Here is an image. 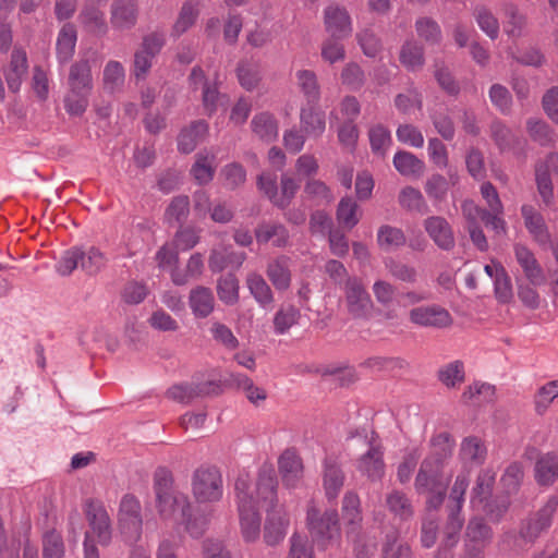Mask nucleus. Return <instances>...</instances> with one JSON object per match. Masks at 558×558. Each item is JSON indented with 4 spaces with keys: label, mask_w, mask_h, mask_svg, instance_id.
Wrapping results in <instances>:
<instances>
[{
    "label": "nucleus",
    "mask_w": 558,
    "mask_h": 558,
    "mask_svg": "<svg viewBox=\"0 0 558 558\" xmlns=\"http://www.w3.org/2000/svg\"><path fill=\"white\" fill-rule=\"evenodd\" d=\"M521 216L529 234L541 246L551 243L550 233L543 215L531 204L521 206Z\"/></svg>",
    "instance_id": "2eb2a0df"
},
{
    "label": "nucleus",
    "mask_w": 558,
    "mask_h": 558,
    "mask_svg": "<svg viewBox=\"0 0 558 558\" xmlns=\"http://www.w3.org/2000/svg\"><path fill=\"white\" fill-rule=\"evenodd\" d=\"M343 305L348 314L355 319H366L374 311V303L359 277H348L341 287Z\"/></svg>",
    "instance_id": "0eeeda50"
},
{
    "label": "nucleus",
    "mask_w": 558,
    "mask_h": 558,
    "mask_svg": "<svg viewBox=\"0 0 558 558\" xmlns=\"http://www.w3.org/2000/svg\"><path fill=\"white\" fill-rule=\"evenodd\" d=\"M238 78L246 90L255 89L262 80V70L258 63L243 61L238 66Z\"/></svg>",
    "instance_id": "09e8293b"
},
{
    "label": "nucleus",
    "mask_w": 558,
    "mask_h": 558,
    "mask_svg": "<svg viewBox=\"0 0 558 558\" xmlns=\"http://www.w3.org/2000/svg\"><path fill=\"white\" fill-rule=\"evenodd\" d=\"M191 492L199 505L219 502L223 496L221 472L213 465H202L195 469L191 477Z\"/></svg>",
    "instance_id": "39448f33"
},
{
    "label": "nucleus",
    "mask_w": 558,
    "mask_h": 558,
    "mask_svg": "<svg viewBox=\"0 0 558 558\" xmlns=\"http://www.w3.org/2000/svg\"><path fill=\"white\" fill-rule=\"evenodd\" d=\"M342 518L348 525L347 538L353 546L356 558H366L374 549V543L369 542L367 550L360 549L361 535L360 525L362 523L361 501L357 494L348 492L342 500Z\"/></svg>",
    "instance_id": "423d86ee"
},
{
    "label": "nucleus",
    "mask_w": 558,
    "mask_h": 558,
    "mask_svg": "<svg viewBox=\"0 0 558 558\" xmlns=\"http://www.w3.org/2000/svg\"><path fill=\"white\" fill-rule=\"evenodd\" d=\"M474 17L478 27L490 38L496 39L499 35V23L495 15L486 8L480 7L474 11Z\"/></svg>",
    "instance_id": "bf43d9fd"
},
{
    "label": "nucleus",
    "mask_w": 558,
    "mask_h": 558,
    "mask_svg": "<svg viewBox=\"0 0 558 558\" xmlns=\"http://www.w3.org/2000/svg\"><path fill=\"white\" fill-rule=\"evenodd\" d=\"M217 293L226 304H234L239 300V282L233 275H227L218 280Z\"/></svg>",
    "instance_id": "052dcab7"
},
{
    "label": "nucleus",
    "mask_w": 558,
    "mask_h": 558,
    "mask_svg": "<svg viewBox=\"0 0 558 558\" xmlns=\"http://www.w3.org/2000/svg\"><path fill=\"white\" fill-rule=\"evenodd\" d=\"M513 253L517 263L521 267L524 277L533 286H542L546 282V275L534 253L524 244L515 243Z\"/></svg>",
    "instance_id": "f8f14e48"
},
{
    "label": "nucleus",
    "mask_w": 558,
    "mask_h": 558,
    "mask_svg": "<svg viewBox=\"0 0 558 558\" xmlns=\"http://www.w3.org/2000/svg\"><path fill=\"white\" fill-rule=\"evenodd\" d=\"M189 304L195 317L205 318L214 311L215 298L210 289L199 286L191 290Z\"/></svg>",
    "instance_id": "c756f323"
},
{
    "label": "nucleus",
    "mask_w": 558,
    "mask_h": 558,
    "mask_svg": "<svg viewBox=\"0 0 558 558\" xmlns=\"http://www.w3.org/2000/svg\"><path fill=\"white\" fill-rule=\"evenodd\" d=\"M246 286L252 296L263 308L271 307L274 303L272 291L259 274H250L246 278Z\"/></svg>",
    "instance_id": "ea45409f"
},
{
    "label": "nucleus",
    "mask_w": 558,
    "mask_h": 558,
    "mask_svg": "<svg viewBox=\"0 0 558 558\" xmlns=\"http://www.w3.org/2000/svg\"><path fill=\"white\" fill-rule=\"evenodd\" d=\"M558 507V498L551 497L545 506L524 526L530 541H534L543 531L549 527Z\"/></svg>",
    "instance_id": "b1692460"
},
{
    "label": "nucleus",
    "mask_w": 558,
    "mask_h": 558,
    "mask_svg": "<svg viewBox=\"0 0 558 558\" xmlns=\"http://www.w3.org/2000/svg\"><path fill=\"white\" fill-rule=\"evenodd\" d=\"M77 19L82 26L92 34L105 35L108 31L104 12L95 5H85Z\"/></svg>",
    "instance_id": "c9c22d12"
},
{
    "label": "nucleus",
    "mask_w": 558,
    "mask_h": 558,
    "mask_svg": "<svg viewBox=\"0 0 558 558\" xmlns=\"http://www.w3.org/2000/svg\"><path fill=\"white\" fill-rule=\"evenodd\" d=\"M386 504L388 509L401 519H408L413 514L411 502L400 492L390 493L386 498Z\"/></svg>",
    "instance_id": "338daca9"
},
{
    "label": "nucleus",
    "mask_w": 558,
    "mask_h": 558,
    "mask_svg": "<svg viewBox=\"0 0 558 558\" xmlns=\"http://www.w3.org/2000/svg\"><path fill=\"white\" fill-rule=\"evenodd\" d=\"M201 13L199 0H186L171 28V36L178 38L186 33L197 21Z\"/></svg>",
    "instance_id": "a878e982"
},
{
    "label": "nucleus",
    "mask_w": 558,
    "mask_h": 558,
    "mask_svg": "<svg viewBox=\"0 0 558 558\" xmlns=\"http://www.w3.org/2000/svg\"><path fill=\"white\" fill-rule=\"evenodd\" d=\"M299 190V183L288 174H282L280 179V191H277L275 206L286 208L290 205Z\"/></svg>",
    "instance_id": "0e129e2a"
},
{
    "label": "nucleus",
    "mask_w": 558,
    "mask_h": 558,
    "mask_svg": "<svg viewBox=\"0 0 558 558\" xmlns=\"http://www.w3.org/2000/svg\"><path fill=\"white\" fill-rule=\"evenodd\" d=\"M535 480L538 485L549 486L558 480V457L547 453L535 464Z\"/></svg>",
    "instance_id": "58836bf2"
},
{
    "label": "nucleus",
    "mask_w": 558,
    "mask_h": 558,
    "mask_svg": "<svg viewBox=\"0 0 558 558\" xmlns=\"http://www.w3.org/2000/svg\"><path fill=\"white\" fill-rule=\"evenodd\" d=\"M393 166L396 170L404 177L418 178L425 170V163L415 155L409 151L400 150L393 156Z\"/></svg>",
    "instance_id": "4c0bfd02"
},
{
    "label": "nucleus",
    "mask_w": 558,
    "mask_h": 558,
    "mask_svg": "<svg viewBox=\"0 0 558 558\" xmlns=\"http://www.w3.org/2000/svg\"><path fill=\"white\" fill-rule=\"evenodd\" d=\"M278 469L283 485L296 488L303 478V462L294 449H286L278 459Z\"/></svg>",
    "instance_id": "4468645a"
},
{
    "label": "nucleus",
    "mask_w": 558,
    "mask_h": 558,
    "mask_svg": "<svg viewBox=\"0 0 558 558\" xmlns=\"http://www.w3.org/2000/svg\"><path fill=\"white\" fill-rule=\"evenodd\" d=\"M300 312L293 306L281 307L274 317L275 332L282 335L298 323Z\"/></svg>",
    "instance_id": "69168bd1"
},
{
    "label": "nucleus",
    "mask_w": 558,
    "mask_h": 558,
    "mask_svg": "<svg viewBox=\"0 0 558 558\" xmlns=\"http://www.w3.org/2000/svg\"><path fill=\"white\" fill-rule=\"evenodd\" d=\"M558 175V154H550L535 166V182L539 196L546 206L554 201L551 177Z\"/></svg>",
    "instance_id": "9d476101"
},
{
    "label": "nucleus",
    "mask_w": 558,
    "mask_h": 558,
    "mask_svg": "<svg viewBox=\"0 0 558 558\" xmlns=\"http://www.w3.org/2000/svg\"><path fill=\"white\" fill-rule=\"evenodd\" d=\"M155 505L159 518L180 524L194 538L201 537L208 524L205 515L195 514L189 496L173 487L172 473L159 468L154 474Z\"/></svg>",
    "instance_id": "f03ea898"
},
{
    "label": "nucleus",
    "mask_w": 558,
    "mask_h": 558,
    "mask_svg": "<svg viewBox=\"0 0 558 558\" xmlns=\"http://www.w3.org/2000/svg\"><path fill=\"white\" fill-rule=\"evenodd\" d=\"M384 452L380 446L371 444L356 461L357 471L371 481H379L385 474Z\"/></svg>",
    "instance_id": "f3484780"
},
{
    "label": "nucleus",
    "mask_w": 558,
    "mask_h": 558,
    "mask_svg": "<svg viewBox=\"0 0 558 558\" xmlns=\"http://www.w3.org/2000/svg\"><path fill=\"white\" fill-rule=\"evenodd\" d=\"M219 385L215 381L199 385L197 387L189 385H174L168 389V397L179 402H189L198 395L216 393Z\"/></svg>",
    "instance_id": "473e14b6"
},
{
    "label": "nucleus",
    "mask_w": 558,
    "mask_h": 558,
    "mask_svg": "<svg viewBox=\"0 0 558 558\" xmlns=\"http://www.w3.org/2000/svg\"><path fill=\"white\" fill-rule=\"evenodd\" d=\"M232 383L245 392L246 398L253 404L257 405L259 402L267 398L266 391L254 385L251 378L243 374H233L231 376Z\"/></svg>",
    "instance_id": "6e6d98bb"
},
{
    "label": "nucleus",
    "mask_w": 558,
    "mask_h": 558,
    "mask_svg": "<svg viewBox=\"0 0 558 558\" xmlns=\"http://www.w3.org/2000/svg\"><path fill=\"white\" fill-rule=\"evenodd\" d=\"M296 85L311 105H316L320 98V86L317 75L312 70H298L295 72Z\"/></svg>",
    "instance_id": "e433bc0d"
},
{
    "label": "nucleus",
    "mask_w": 558,
    "mask_h": 558,
    "mask_svg": "<svg viewBox=\"0 0 558 558\" xmlns=\"http://www.w3.org/2000/svg\"><path fill=\"white\" fill-rule=\"evenodd\" d=\"M344 483V473L336 460L327 458L324 461L323 486L329 500L338 497Z\"/></svg>",
    "instance_id": "5701e85b"
},
{
    "label": "nucleus",
    "mask_w": 558,
    "mask_h": 558,
    "mask_svg": "<svg viewBox=\"0 0 558 558\" xmlns=\"http://www.w3.org/2000/svg\"><path fill=\"white\" fill-rule=\"evenodd\" d=\"M255 236L258 243L272 241V245L277 247H284L289 242V232L280 223H260L255 230Z\"/></svg>",
    "instance_id": "f704fd0d"
},
{
    "label": "nucleus",
    "mask_w": 558,
    "mask_h": 558,
    "mask_svg": "<svg viewBox=\"0 0 558 558\" xmlns=\"http://www.w3.org/2000/svg\"><path fill=\"white\" fill-rule=\"evenodd\" d=\"M190 214V199L186 195H178L171 199L165 210V220L169 225L183 223Z\"/></svg>",
    "instance_id": "a18cd8bd"
},
{
    "label": "nucleus",
    "mask_w": 558,
    "mask_h": 558,
    "mask_svg": "<svg viewBox=\"0 0 558 558\" xmlns=\"http://www.w3.org/2000/svg\"><path fill=\"white\" fill-rule=\"evenodd\" d=\"M470 476L466 472H461L456 476L453 485L450 489L448 508L461 512L464 504V495L469 487Z\"/></svg>",
    "instance_id": "603ef678"
},
{
    "label": "nucleus",
    "mask_w": 558,
    "mask_h": 558,
    "mask_svg": "<svg viewBox=\"0 0 558 558\" xmlns=\"http://www.w3.org/2000/svg\"><path fill=\"white\" fill-rule=\"evenodd\" d=\"M430 454L424 459L417 473V487L436 483L438 474H441L444 462L453 452L454 439L447 432L436 434L430 438Z\"/></svg>",
    "instance_id": "7ed1b4c3"
},
{
    "label": "nucleus",
    "mask_w": 558,
    "mask_h": 558,
    "mask_svg": "<svg viewBox=\"0 0 558 558\" xmlns=\"http://www.w3.org/2000/svg\"><path fill=\"white\" fill-rule=\"evenodd\" d=\"M558 507V498L551 497L545 506L524 526L530 541H534L543 531L549 527Z\"/></svg>",
    "instance_id": "393cba45"
},
{
    "label": "nucleus",
    "mask_w": 558,
    "mask_h": 558,
    "mask_svg": "<svg viewBox=\"0 0 558 558\" xmlns=\"http://www.w3.org/2000/svg\"><path fill=\"white\" fill-rule=\"evenodd\" d=\"M409 319L418 327L438 329L447 328L453 322L450 313L437 304L413 307L409 312Z\"/></svg>",
    "instance_id": "1a4fd4ad"
},
{
    "label": "nucleus",
    "mask_w": 558,
    "mask_h": 558,
    "mask_svg": "<svg viewBox=\"0 0 558 558\" xmlns=\"http://www.w3.org/2000/svg\"><path fill=\"white\" fill-rule=\"evenodd\" d=\"M137 0H113L110 4V24L116 31L133 28L137 23Z\"/></svg>",
    "instance_id": "ddd939ff"
},
{
    "label": "nucleus",
    "mask_w": 558,
    "mask_h": 558,
    "mask_svg": "<svg viewBox=\"0 0 558 558\" xmlns=\"http://www.w3.org/2000/svg\"><path fill=\"white\" fill-rule=\"evenodd\" d=\"M300 124L302 132L307 137H320L326 130L325 113L314 107L302 108L300 111Z\"/></svg>",
    "instance_id": "c85d7f7f"
},
{
    "label": "nucleus",
    "mask_w": 558,
    "mask_h": 558,
    "mask_svg": "<svg viewBox=\"0 0 558 558\" xmlns=\"http://www.w3.org/2000/svg\"><path fill=\"white\" fill-rule=\"evenodd\" d=\"M125 82V70L121 62L110 60L106 63L102 72L104 88L110 93L122 89Z\"/></svg>",
    "instance_id": "79ce46f5"
},
{
    "label": "nucleus",
    "mask_w": 558,
    "mask_h": 558,
    "mask_svg": "<svg viewBox=\"0 0 558 558\" xmlns=\"http://www.w3.org/2000/svg\"><path fill=\"white\" fill-rule=\"evenodd\" d=\"M399 203L403 208L413 211L423 213L427 208L423 194L412 186H407L401 190Z\"/></svg>",
    "instance_id": "680f3d73"
},
{
    "label": "nucleus",
    "mask_w": 558,
    "mask_h": 558,
    "mask_svg": "<svg viewBox=\"0 0 558 558\" xmlns=\"http://www.w3.org/2000/svg\"><path fill=\"white\" fill-rule=\"evenodd\" d=\"M86 518L92 534L101 545L109 544L111 539V522L107 510L98 504L90 502L86 508Z\"/></svg>",
    "instance_id": "dca6fc26"
},
{
    "label": "nucleus",
    "mask_w": 558,
    "mask_h": 558,
    "mask_svg": "<svg viewBox=\"0 0 558 558\" xmlns=\"http://www.w3.org/2000/svg\"><path fill=\"white\" fill-rule=\"evenodd\" d=\"M77 40V33L75 26L71 23H65L58 33L56 50L59 62L66 63L74 54Z\"/></svg>",
    "instance_id": "7c9ffc66"
},
{
    "label": "nucleus",
    "mask_w": 558,
    "mask_h": 558,
    "mask_svg": "<svg viewBox=\"0 0 558 558\" xmlns=\"http://www.w3.org/2000/svg\"><path fill=\"white\" fill-rule=\"evenodd\" d=\"M496 473L493 469L486 468L478 473L475 485L471 492V505L483 506L488 501L495 485Z\"/></svg>",
    "instance_id": "cd10ccee"
},
{
    "label": "nucleus",
    "mask_w": 558,
    "mask_h": 558,
    "mask_svg": "<svg viewBox=\"0 0 558 558\" xmlns=\"http://www.w3.org/2000/svg\"><path fill=\"white\" fill-rule=\"evenodd\" d=\"M372 151L384 157L392 144L390 131L381 124L374 125L368 131Z\"/></svg>",
    "instance_id": "8fccbe9b"
},
{
    "label": "nucleus",
    "mask_w": 558,
    "mask_h": 558,
    "mask_svg": "<svg viewBox=\"0 0 558 558\" xmlns=\"http://www.w3.org/2000/svg\"><path fill=\"white\" fill-rule=\"evenodd\" d=\"M27 56L22 49L14 48L11 53V59L5 68L3 74L9 89L12 93H17L21 88L22 82L27 73Z\"/></svg>",
    "instance_id": "aec40b11"
},
{
    "label": "nucleus",
    "mask_w": 558,
    "mask_h": 558,
    "mask_svg": "<svg viewBox=\"0 0 558 558\" xmlns=\"http://www.w3.org/2000/svg\"><path fill=\"white\" fill-rule=\"evenodd\" d=\"M532 542L533 541L529 539L526 530L523 527V530L520 533H506L499 543V547L500 550L502 551L519 554L525 550L529 544H531Z\"/></svg>",
    "instance_id": "4d7b16f0"
},
{
    "label": "nucleus",
    "mask_w": 558,
    "mask_h": 558,
    "mask_svg": "<svg viewBox=\"0 0 558 558\" xmlns=\"http://www.w3.org/2000/svg\"><path fill=\"white\" fill-rule=\"evenodd\" d=\"M43 558H64V543L58 531L49 530L44 533Z\"/></svg>",
    "instance_id": "5fc2aeb1"
},
{
    "label": "nucleus",
    "mask_w": 558,
    "mask_h": 558,
    "mask_svg": "<svg viewBox=\"0 0 558 558\" xmlns=\"http://www.w3.org/2000/svg\"><path fill=\"white\" fill-rule=\"evenodd\" d=\"M337 219L344 228H354L360 221L357 204L350 197L342 198L337 208Z\"/></svg>",
    "instance_id": "864d4df0"
},
{
    "label": "nucleus",
    "mask_w": 558,
    "mask_h": 558,
    "mask_svg": "<svg viewBox=\"0 0 558 558\" xmlns=\"http://www.w3.org/2000/svg\"><path fill=\"white\" fill-rule=\"evenodd\" d=\"M118 523L121 533L130 542H136L143 531L142 506L137 497L132 494L122 496L119 511Z\"/></svg>",
    "instance_id": "6e6552de"
},
{
    "label": "nucleus",
    "mask_w": 558,
    "mask_h": 558,
    "mask_svg": "<svg viewBox=\"0 0 558 558\" xmlns=\"http://www.w3.org/2000/svg\"><path fill=\"white\" fill-rule=\"evenodd\" d=\"M558 397V379L542 386L535 395V409L543 414L550 403Z\"/></svg>",
    "instance_id": "774afa93"
},
{
    "label": "nucleus",
    "mask_w": 558,
    "mask_h": 558,
    "mask_svg": "<svg viewBox=\"0 0 558 558\" xmlns=\"http://www.w3.org/2000/svg\"><path fill=\"white\" fill-rule=\"evenodd\" d=\"M69 84L73 92H89L92 88V71L88 61H80L71 66Z\"/></svg>",
    "instance_id": "37998d69"
},
{
    "label": "nucleus",
    "mask_w": 558,
    "mask_h": 558,
    "mask_svg": "<svg viewBox=\"0 0 558 558\" xmlns=\"http://www.w3.org/2000/svg\"><path fill=\"white\" fill-rule=\"evenodd\" d=\"M526 131L530 137L539 145L546 146L555 141V133L549 124L537 118H530L526 121Z\"/></svg>",
    "instance_id": "de8ad7c7"
},
{
    "label": "nucleus",
    "mask_w": 558,
    "mask_h": 558,
    "mask_svg": "<svg viewBox=\"0 0 558 558\" xmlns=\"http://www.w3.org/2000/svg\"><path fill=\"white\" fill-rule=\"evenodd\" d=\"M424 230L442 251H451L456 246V238L451 225L441 216H430L423 222Z\"/></svg>",
    "instance_id": "9b49d317"
},
{
    "label": "nucleus",
    "mask_w": 558,
    "mask_h": 558,
    "mask_svg": "<svg viewBox=\"0 0 558 558\" xmlns=\"http://www.w3.org/2000/svg\"><path fill=\"white\" fill-rule=\"evenodd\" d=\"M251 128L253 133L264 142H271L278 136V123L274 116L268 112L254 116Z\"/></svg>",
    "instance_id": "a19ab883"
},
{
    "label": "nucleus",
    "mask_w": 558,
    "mask_h": 558,
    "mask_svg": "<svg viewBox=\"0 0 558 558\" xmlns=\"http://www.w3.org/2000/svg\"><path fill=\"white\" fill-rule=\"evenodd\" d=\"M415 489L418 494H427L426 507L428 510L440 508L446 496V483L442 482L441 474H438L436 483L427 486L417 487V477L415 478Z\"/></svg>",
    "instance_id": "49530a36"
},
{
    "label": "nucleus",
    "mask_w": 558,
    "mask_h": 558,
    "mask_svg": "<svg viewBox=\"0 0 558 558\" xmlns=\"http://www.w3.org/2000/svg\"><path fill=\"white\" fill-rule=\"evenodd\" d=\"M400 62L410 71H416L424 64L423 48L415 41H407L400 50Z\"/></svg>",
    "instance_id": "3c124183"
},
{
    "label": "nucleus",
    "mask_w": 558,
    "mask_h": 558,
    "mask_svg": "<svg viewBox=\"0 0 558 558\" xmlns=\"http://www.w3.org/2000/svg\"><path fill=\"white\" fill-rule=\"evenodd\" d=\"M235 498L238 505L241 532L246 542L256 541L260 534L259 508L267 511L264 539L268 545L280 543L287 533L290 523L284 507L275 506L277 501V477L272 468L264 466L259 470L255 483L241 475L235 482Z\"/></svg>",
    "instance_id": "f257e3e1"
},
{
    "label": "nucleus",
    "mask_w": 558,
    "mask_h": 558,
    "mask_svg": "<svg viewBox=\"0 0 558 558\" xmlns=\"http://www.w3.org/2000/svg\"><path fill=\"white\" fill-rule=\"evenodd\" d=\"M190 82L194 87H202V97L205 110L209 114L215 112L217 110L218 101L220 99V95L216 83L210 84L206 78L203 69L199 66L193 68L190 74Z\"/></svg>",
    "instance_id": "4be33fe9"
},
{
    "label": "nucleus",
    "mask_w": 558,
    "mask_h": 558,
    "mask_svg": "<svg viewBox=\"0 0 558 558\" xmlns=\"http://www.w3.org/2000/svg\"><path fill=\"white\" fill-rule=\"evenodd\" d=\"M487 456V449L484 442L475 437H465L460 445L459 459L465 465H480L484 463Z\"/></svg>",
    "instance_id": "bb28decb"
},
{
    "label": "nucleus",
    "mask_w": 558,
    "mask_h": 558,
    "mask_svg": "<svg viewBox=\"0 0 558 558\" xmlns=\"http://www.w3.org/2000/svg\"><path fill=\"white\" fill-rule=\"evenodd\" d=\"M306 522L311 536L318 546L327 548L339 543L340 525L336 509L322 512L315 506H308Z\"/></svg>",
    "instance_id": "20e7f679"
},
{
    "label": "nucleus",
    "mask_w": 558,
    "mask_h": 558,
    "mask_svg": "<svg viewBox=\"0 0 558 558\" xmlns=\"http://www.w3.org/2000/svg\"><path fill=\"white\" fill-rule=\"evenodd\" d=\"M304 193L307 198L315 201L317 204H329L333 201L330 189L320 180H308L304 186Z\"/></svg>",
    "instance_id": "e2e57ef3"
},
{
    "label": "nucleus",
    "mask_w": 558,
    "mask_h": 558,
    "mask_svg": "<svg viewBox=\"0 0 558 558\" xmlns=\"http://www.w3.org/2000/svg\"><path fill=\"white\" fill-rule=\"evenodd\" d=\"M208 133V125L204 121L193 122L190 128L182 130L178 138V147L182 153L189 154L195 149Z\"/></svg>",
    "instance_id": "72a5a7b5"
},
{
    "label": "nucleus",
    "mask_w": 558,
    "mask_h": 558,
    "mask_svg": "<svg viewBox=\"0 0 558 558\" xmlns=\"http://www.w3.org/2000/svg\"><path fill=\"white\" fill-rule=\"evenodd\" d=\"M325 27L330 37L343 39L351 35L352 24L347 10L330 5L325 10Z\"/></svg>",
    "instance_id": "6ab92c4d"
},
{
    "label": "nucleus",
    "mask_w": 558,
    "mask_h": 558,
    "mask_svg": "<svg viewBox=\"0 0 558 558\" xmlns=\"http://www.w3.org/2000/svg\"><path fill=\"white\" fill-rule=\"evenodd\" d=\"M266 275L275 289L284 291L291 284V259L286 255H280L267 264Z\"/></svg>",
    "instance_id": "412c9836"
},
{
    "label": "nucleus",
    "mask_w": 558,
    "mask_h": 558,
    "mask_svg": "<svg viewBox=\"0 0 558 558\" xmlns=\"http://www.w3.org/2000/svg\"><path fill=\"white\" fill-rule=\"evenodd\" d=\"M377 243L384 251H393L405 244V235L401 229L384 225L378 229Z\"/></svg>",
    "instance_id": "c03bdc74"
},
{
    "label": "nucleus",
    "mask_w": 558,
    "mask_h": 558,
    "mask_svg": "<svg viewBox=\"0 0 558 558\" xmlns=\"http://www.w3.org/2000/svg\"><path fill=\"white\" fill-rule=\"evenodd\" d=\"M385 267L388 272L397 280L414 283L417 280V271L414 267L409 266L404 263L398 262L391 257L386 258Z\"/></svg>",
    "instance_id": "13d9d810"
},
{
    "label": "nucleus",
    "mask_w": 558,
    "mask_h": 558,
    "mask_svg": "<svg viewBox=\"0 0 558 558\" xmlns=\"http://www.w3.org/2000/svg\"><path fill=\"white\" fill-rule=\"evenodd\" d=\"M216 171V156L208 151H199L195 156V162L191 168L194 180L203 185L209 183Z\"/></svg>",
    "instance_id": "2f4dec72"
},
{
    "label": "nucleus",
    "mask_w": 558,
    "mask_h": 558,
    "mask_svg": "<svg viewBox=\"0 0 558 558\" xmlns=\"http://www.w3.org/2000/svg\"><path fill=\"white\" fill-rule=\"evenodd\" d=\"M492 535L490 527L482 519L470 520L465 532L466 553L480 557L484 547L490 542Z\"/></svg>",
    "instance_id": "a211bd4d"
}]
</instances>
